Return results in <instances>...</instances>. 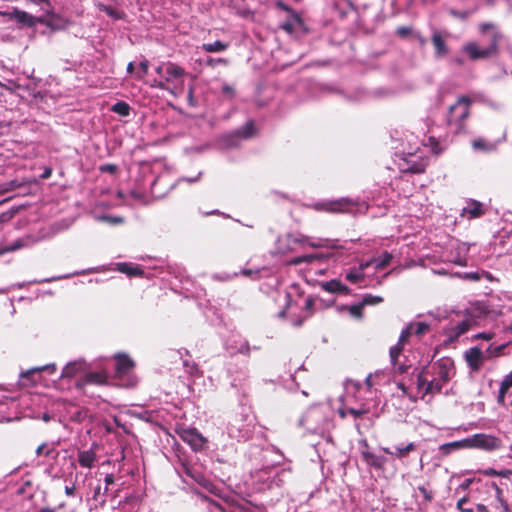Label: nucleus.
Wrapping results in <instances>:
<instances>
[{
  "label": "nucleus",
  "mask_w": 512,
  "mask_h": 512,
  "mask_svg": "<svg viewBox=\"0 0 512 512\" xmlns=\"http://www.w3.org/2000/svg\"><path fill=\"white\" fill-rule=\"evenodd\" d=\"M454 362L450 358H440L431 365L424 367L415 379L417 395L440 393L442 388L455 376Z\"/></svg>",
  "instance_id": "nucleus-1"
},
{
  "label": "nucleus",
  "mask_w": 512,
  "mask_h": 512,
  "mask_svg": "<svg viewBox=\"0 0 512 512\" xmlns=\"http://www.w3.org/2000/svg\"><path fill=\"white\" fill-rule=\"evenodd\" d=\"M299 425L309 433L330 440V431L334 427L333 410L327 403L311 406L300 418Z\"/></svg>",
  "instance_id": "nucleus-2"
},
{
  "label": "nucleus",
  "mask_w": 512,
  "mask_h": 512,
  "mask_svg": "<svg viewBox=\"0 0 512 512\" xmlns=\"http://www.w3.org/2000/svg\"><path fill=\"white\" fill-rule=\"evenodd\" d=\"M429 330V325L425 322H416L407 325L400 333L398 342L390 348L391 370L396 375L408 374L412 368L410 361L403 355V346L408 337L412 334L421 336Z\"/></svg>",
  "instance_id": "nucleus-3"
},
{
  "label": "nucleus",
  "mask_w": 512,
  "mask_h": 512,
  "mask_svg": "<svg viewBox=\"0 0 512 512\" xmlns=\"http://www.w3.org/2000/svg\"><path fill=\"white\" fill-rule=\"evenodd\" d=\"M480 32L487 35L490 39V45L486 48H480L475 42L466 43L462 50L469 56L471 60L484 59L496 53L499 42L503 39V35L497 30L492 23H482L479 26Z\"/></svg>",
  "instance_id": "nucleus-4"
},
{
  "label": "nucleus",
  "mask_w": 512,
  "mask_h": 512,
  "mask_svg": "<svg viewBox=\"0 0 512 512\" xmlns=\"http://www.w3.org/2000/svg\"><path fill=\"white\" fill-rule=\"evenodd\" d=\"M472 100L468 96H460L456 103L449 107L446 116V125L449 133L458 135L467 128Z\"/></svg>",
  "instance_id": "nucleus-5"
},
{
  "label": "nucleus",
  "mask_w": 512,
  "mask_h": 512,
  "mask_svg": "<svg viewBox=\"0 0 512 512\" xmlns=\"http://www.w3.org/2000/svg\"><path fill=\"white\" fill-rule=\"evenodd\" d=\"M290 475V471L265 467L251 474L252 485L258 492L280 487Z\"/></svg>",
  "instance_id": "nucleus-6"
},
{
  "label": "nucleus",
  "mask_w": 512,
  "mask_h": 512,
  "mask_svg": "<svg viewBox=\"0 0 512 512\" xmlns=\"http://www.w3.org/2000/svg\"><path fill=\"white\" fill-rule=\"evenodd\" d=\"M254 417L243 409L239 415H235L227 424V433L230 438L237 441L248 440L253 432Z\"/></svg>",
  "instance_id": "nucleus-7"
},
{
  "label": "nucleus",
  "mask_w": 512,
  "mask_h": 512,
  "mask_svg": "<svg viewBox=\"0 0 512 512\" xmlns=\"http://www.w3.org/2000/svg\"><path fill=\"white\" fill-rule=\"evenodd\" d=\"M314 207L316 210L331 213H356L360 209H362L364 205L362 204L360 206L358 202L350 198H340L335 200L317 202L314 205Z\"/></svg>",
  "instance_id": "nucleus-8"
},
{
  "label": "nucleus",
  "mask_w": 512,
  "mask_h": 512,
  "mask_svg": "<svg viewBox=\"0 0 512 512\" xmlns=\"http://www.w3.org/2000/svg\"><path fill=\"white\" fill-rule=\"evenodd\" d=\"M359 450L364 462L371 468L384 472L388 463V458L370 451V447L365 439L359 441Z\"/></svg>",
  "instance_id": "nucleus-9"
},
{
  "label": "nucleus",
  "mask_w": 512,
  "mask_h": 512,
  "mask_svg": "<svg viewBox=\"0 0 512 512\" xmlns=\"http://www.w3.org/2000/svg\"><path fill=\"white\" fill-rule=\"evenodd\" d=\"M469 448L494 451L501 447V440L493 435L477 433L468 437Z\"/></svg>",
  "instance_id": "nucleus-10"
},
{
  "label": "nucleus",
  "mask_w": 512,
  "mask_h": 512,
  "mask_svg": "<svg viewBox=\"0 0 512 512\" xmlns=\"http://www.w3.org/2000/svg\"><path fill=\"white\" fill-rule=\"evenodd\" d=\"M176 432L181 440L187 443L194 451L202 450L206 443V439L195 428L181 427Z\"/></svg>",
  "instance_id": "nucleus-11"
},
{
  "label": "nucleus",
  "mask_w": 512,
  "mask_h": 512,
  "mask_svg": "<svg viewBox=\"0 0 512 512\" xmlns=\"http://www.w3.org/2000/svg\"><path fill=\"white\" fill-rule=\"evenodd\" d=\"M368 269V263L362 262L357 267L349 268L345 272V279L349 283L357 285L358 288H365L368 286L367 278L370 277Z\"/></svg>",
  "instance_id": "nucleus-12"
},
{
  "label": "nucleus",
  "mask_w": 512,
  "mask_h": 512,
  "mask_svg": "<svg viewBox=\"0 0 512 512\" xmlns=\"http://www.w3.org/2000/svg\"><path fill=\"white\" fill-rule=\"evenodd\" d=\"M476 318L472 315L471 311L466 309L463 313V318L448 328V337L450 340H456L461 335L466 333L474 324Z\"/></svg>",
  "instance_id": "nucleus-13"
},
{
  "label": "nucleus",
  "mask_w": 512,
  "mask_h": 512,
  "mask_svg": "<svg viewBox=\"0 0 512 512\" xmlns=\"http://www.w3.org/2000/svg\"><path fill=\"white\" fill-rule=\"evenodd\" d=\"M255 133L253 122L249 121L241 128L235 130L233 133L224 136L223 141L226 147H237L241 140L251 138Z\"/></svg>",
  "instance_id": "nucleus-14"
},
{
  "label": "nucleus",
  "mask_w": 512,
  "mask_h": 512,
  "mask_svg": "<svg viewBox=\"0 0 512 512\" xmlns=\"http://www.w3.org/2000/svg\"><path fill=\"white\" fill-rule=\"evenodd\" d=\"M224 349L231 356L236 354L249 356L251 346L248 340L241 335H232L225 341Z\"/></svg>",
  "instance_id": "nucleus-15"
},
{
  "label": "nucleus",
  "mask_w": 512,
  "mask_h": 512,
  "mask_svg": "<svg viewBox=\"0 0 512 512\" xmlns=\"http://www.w3.org/2000/svg\"><path fill=\"white\" fill-rule=\"evenodd\" d=\"M57 367L54 363L32 367L26 371L20 373V381L23 385H34L40 381V374L42 372H48L49 374L56 373Z\"/></svg>",
  "instance_id": "nucleus-16"
},
{
  "label": "nucleus",
  "mask_w": 512,
  "mask_h": 512,
  "mask_svg": "<svg viewBox=\"0 0 512 512\" xmlns=\"http://www.w3.org/2000/svg\"><path fill=\"white\" fill-rule=\"evenodd\" d=\"M133 367L134 362L127 355H115V374L119 379H122L125 376L129 377L128 382L124 384L127 387L135 385V381L130 379V373L132 372Z\"/></svg>",
  "instance_id": "nucleus-17"
},
{
  "label": "nucleus",
  "mask_w": 512,
  "mask_h": 512,
  "mask_svg": "<svg viewBox=\"0 0 512 512\" xmlns=\"http://www.w3.org/2000/svg\"><path fill=\"white\" fill-rule=\"evenodd\" d=\"M185 74L186 72L182 67L175 63L168 62L166 64L163 80L167 86L172 85L173 88L176 89L183 84Z\"/></svg>",
  "instance_id": "nucleus-18"
},
{
  "label": "nucleus",
  "mask_w": 512,
  "mask_h": 512,
  "mask_svg": "<svg viewBox=\"0 0 512 512\" xmlns=\"http://www.w3.org/2000/svg\"><path fill=\"white\" fill-rule=\"evenodd\" d=\"M486 211L487 207L484 203L474 199H468L466 205L462 208L461 216L472 220L482 217L485 215Z\"/></svg>",
  "instance_id": "nucleus-19"
},
{
  "label": "nucleus",
  "mask_w": 512,
  "mask_h": 512,
  "mask_svg": "<svg viewBox=\"0 0 512 512\" xmlns=\"http://www.w3.org/2000/svg\"><path fill=\"white\" fill-rule=\"evenodd\" d=\"M405 162L403 165L400 164V169L403 172H411V173H422L426 168V161L422 158V156H418L413 153H408L407 157L403 159Z\"/></svg>",
  "instance_id": "nucleus-20"
},
{
  "label": "nucleus",
  "mask_w": 512,
  "mask_h": 512,
  "mask_svg": "<svg viewBox=\"0 0 512 512\" xmlns=\"http://www.w3.org/2000/svg\"><path fill=\"white\" fill-rule=\"evenodd\" d=\"M464 358L471 371H478L486 360V355L481 348L475 346L465 351Z\"/></svg>",
  "instance_id": "nucleus-21"
},
{
  "label": "nucleus",
  "mask_w": 512,
  "mask_h": 512,
  "mask_svg": "<svg viewBox=\"0 0 512 512\" xmlns=\"http://www.w3.org/2000/svg\"><path fill=\"white\" fill-rule=\"evenodd\" d=\"M285 239L288 241L289 245L290 244H301V245H308L313 248L328 246V240H326V239L325 240L324 239L313 240L310 237H307L302 234L288 233V234H286Z\"/></svg>",
  "instance_id": "nucleus-22"
},
{
  "label": "nucleus",
  "mask_w": 512,
  "mask_h": 512,
  "mask_svg": "<svg viewBox=\"0 0 512 512\" xmlns=\"http://www.w3.org/2000/svg\"><path fill=\"white\" fill-rule=\"evenodd\" d=\"M417 448V444L414 443V442H409L407 444H398L396 446H394V449L391 450L390 448L388 447H382L381 450L388 454V455H391L395 458H398V459H403V458H406L409 453H411L412 451H414L415 449Z\"/></svg>",
  "instance_id": "nucleus-23"
},
{
  "label": "nucleus",
  "mask_w": 512,
  "mask_h": 512,
  "mask_svg": "<svg viewBox=\"0 0 512 512\" xmlns=\"http://www.w3.org/2000/svg\"><path fill=\"white\" fill-rule=\"evenodd\" d=\"M431 42L434 46L435 57L437 59H442L448 54V46L445 41V36L442 32L435 30L432 33Z\"/></svg>",
  "instance_id": "nucleus-24"
},
{
  "label": "nucleus",
  "mask_w": 512,
  "mask_h": 512,
  "mask_svg": "<svg viewBox=\"0 0 512 512\" xmlns=\"http://www.w3.org/2000/svg\"><path fill=\"white\" fill-rule=\"evenodd\" d=\"M84 370L85 363L82 360L71 361L62 369L59 378H72Z\"/></svg>",
  "instance_id": "nucleus-25"
},
{
  "label": "nucleus",
  "mask_w": 512,
  "mask_h": 512,
  "mask_svg": "<svg viewBox=\"0 0 512 512\" xmlns=\"http://www.w3.org/2000/svg\"><path fill=\"white\" fill-rule=\"evenodd\" d=\"M390 382V374L385 370H378L374 374H369L365 378V384L368 388L374 385H382Z\"/></svg>",
  "instance_id": "nucleus-26"
},
{
  "label": "nucleus",
  "mask_w": 512,
  "mask_h": 512,
  "mask_svg": "<svg viewBox=\"0 0 512 512\" xmlns=\"http://www.w3.org/2000/svg\"><path fill=\"white\" fill-rule=\"evenodd\" d=\"M321 287L324 291L329 293L348 294L350 291L349 288L338 279L324 282L321 284Z\"/></svg>",
  "instance_id": "nucleus-27"
},
{
  "label": "nucleus",
  "mask_w": 512,
  "mask_h": 512,
  "mask_svg": "<svg viewBox=\"0 0 512 512\" xmlns=\"http://www.w3.org/2000/svg\"><path fill=\"white\" fill-rule=\"evenodd\" d=\"M78 462L83 468H92L96 461V452L93 448L88 450H80L77 454Z\"/></svg>",
  "instance_id": "nucleus-28"
},
{
  "label": "nucleus",
  "mask_w": 512,
  "mask_h": 512,
  "mask_svg": "<svg viewBox=\"0 0 512 512\" xmlns=\"http://www.w3.org/2000/svg\"><path fill=\"white\" fill-rule=\"evenodd\" d=\"M391 260H392V255L389 252L385 251L380 256L372 258L365 262L368 263L369 268L373 267L377 271V270H381V269L385 268L386 266H388L390 264Z\"/></svg>",
  "instance_id": "nucleus-29"
},
{
  "label": "nucleus",
  "mask_w": 512,
  "mask_h": 512,
  "mask_svg": "<svg viewBox=\"0 0 512 512\" xmlns=\"http://www.w3.org/2000/svg\"><path fill=\"white\" fill-rule=\"evenodd\" d=\"M491 506L499 512H509L511 510L507 501L503 498L502 490L498 487L495 489V498L491 502Z\"/></svg>",
  "instance_id": "nucleus-30"
},
{
  "label": "nucleus",
  "mask_w": 512,
  "mask_h": 512,
  "mask_svg": "<svg viewBox=\"0 0 512 512\" xmlns=\"http://www.w3.org/2000/svg\"><path fill=\"white\" fill-rule=\"evenodd\" d=\"M116 270L128 276H140L143 274L142 268L127 262H120L116 264Z\"/></svg>",
  "instance_id": "nucleus-31"
},
{
  "label": "nucleus",
  "mask_w": 512,
  "mask_h": 512,
  "mask_svg": "<svg viewBox=\"0 0 512 512\" xmlns=\"http://www.w3.org/2000/svg\"><path fill=\"white\" fill-rule=\"evenodd\" d=\"M209 509L211 512H250L241 505L222 506L217 502H210Z\"/></svg>",
  "instance_id": "nucleus-32"
},
{
  "label": "nucleus",
  "mask_w": 512,
  "mask_h": 512,
  "mask_svg": "<svg viewBox=\"0 0 512 512\" xmlns=\"http://www.w3.org/2000/svg\"><path fill=\"white\" fill-rule=\"evenodd\" d=\"M0 16H7L9 19H15L19 23H28L31 20V16L25 11L14 8L11 12L0 11Z\"/></svg>",
  "instance_id": "nucleus-33"
},
{
  "label": "nucleus",
  "mask_w": 512,
  "mask_h": 512,
  "mask_svg": "<svg viewBox=\"0 0 512 512\" xmlns=\"http://www.w3.org/2000/svg\"><path fill=\"white\" fill-rule=\"evenodd\" d=\"M328 257V255H325L323 253H312V254H305L301 256H297L291 260V263L294 265L302 264V263H311L316 260H322L324 258Z\"/></svg>",
  "instance_id": "nucleus-34"
},
{
  "label": "nucleus",
  "mask_w": 512,
  "mask_h": 512,
  "mask_svg": "<svg viewBox=\"0 0 512 512\" xmlns=\"http://www.w3.org/2000/svg\"><path fill=\"white\" fill-rule=\"evenodd\" d=\"M312 307H313V299L308 296L304 299V309L303 316L295 321H293L294 326H300L305 319L312 315Z\"/></svg>",
  "instance_id": "nucleus-35"
},
{
  "label": "nucleus",
  "mask_w": 512,
  "mask_h": 512,
  "mask_svg": "<svg viewBox=\"0 0 512 512\" xmlns=\"http://www.w3.org/2000/svg\"><path fill=\"white\" fill-rule=\"evenodd\" d=\"M458 249H459V251H458L457 255L454 256L453 253L451 252V254L448 257V260L456 265L466 266V264H467L466 253H467L468 249L465 246L459 247Z\"/></svg>",
  "instance_id": "nucleus-36"
},
{
  "label": "nucleus",
  "mask_w": 512,
  "mask_h": 512,
  "mask_svg": "<svg viewBox=\"0 0 512 512\" xmlns=\"http://www.w3.org/2000/svg\"><path fill=\"white\" fill-rule=\"evenodd\" d=\"M227 372L229 377L231 378V385L236 388L241 387L247 378V371L244 369L239 370L237 372V375L235 376L233 375L232 370L230 368H228Z\"/></svg>",
  "instance_id": "nucleus-37"
},
{
  "label": "nucleus",
  "mask_w": 512,
  "mask_h": 512,
  "mask_svg": "<svg viewBox=\"0 0 512 512\" xmlns=\"http://www.w3.org/2000/svg\"><path fill=\"white\" fill-rule=\"evenodd\" d=\"M38 456L45 455L46 457L55 458L58 456V452L55 449V444L42 443L36 449Z\"/></svg>",
  "instance_id": "nucleus-38"
},
{
  "label": "nucleus",
  "mask_w": 512,
  "mask_h": 512,
  "mask_svg": "<svg viewBox=\"0 0 512 512\" xmlns=\"http://www.w3.org/2000/svg\"><path fill=\"white\" fill-rule=\"evenodd\" d=\"M472 147L476 151L490 152L495 149V144L488 142L483 138H477L472 141Z\"/></svg>",
  "instance_id": "nucleus-39"
},
{
  "label": "nucleus",
  "mask_w": 512,
  "mask_h": 512,
  "mask_svg": "<svg viewBox=\"0 0 512 512\" xmlns=\"http://www.w3.org/2000/svg\"><path fill=\"white\" fill-rule=\"evenodd\" d=\"M228 48V44L224 43L220 40H216L213 43H204L202 45V50L208 53H216L225 51Z\"/></svg>",
  "instance_id": "nucleus-40"
},
{
  "label": "nucleus",
  "mask_w": 512,
  "mask_h": 512,
  "mask_svg": "<svg viewBox=\"0 0 512 512\" xmlns=\"http://www.w3.org/2000/svg\"><path fill=\"white\" fill-rule=\"evenodd\" d=\"M462 448H469V446H468V437L464 438L462 440L453 441V442H450V443L443 444L440 449L444 453H450L454 449H462Z\"/></svg>",
  "instance_id": "nucleus-41"
},
{
  "label": "nucleus",
  "mask_w": 512,
  "mask_h": 512,
  "mask_svg": "<svg viewBox=\"0 0 512 512\" xmlns=\"http://www.w3.org/2000/svg\"><path fill=\"white\" fill-rule=\"evenodd\" d=\"M130 105L125 102V101H118L116 102L115 104L112 105L111 107V111L120 115V116H123V117H126L130 114Z\"/></svg>",
  "instance_id": "nucleus-42"
},
{
  "label": "nucleus",
  "mask_w": 512,
  "mask_h": 512,
  "mask_svg": "<svg viewBox=\"0 0 512 512\" xmlns=\"http://www.w3.org/2000/svg\"><path fill=\"white\" fill-rule=\"evenodd\" d=\"M182 469H183V472L187 476L191 477L197 483H199L201 485H206L207 481L201 473H199L198 471H195L194 469H192L191 467H189L185 464L182 465Z\"/></svg>",
  "instance_id": "nucleus-43"
},
{
  "label": "nucleus",
  "mask_w": 512,
  "mask_h": 512,
  "mask_svg": "<svg viewBox=\"0 0 512 512\" xmlns=\"http://www.w3.org/2000/svg\"><path fill=\"white\" fill-rule=\"evenodd\" d=\"M370 411L369 407L361 403L358 407H348V412L355 419L362 417Z\"/></svg>",
  "instance_id": "nucleus-44"
},
{
  "label": "nucleus",
  "mask_w": 512,
  "mask_h": 512,
  "mask_svg": "<svg viewBox=\"0 0 512 512\" xmlns=\"http://www.w3.org/2000/svg\"><path fill=\"white\" fill-rule=\"evenodd\" d=\"M183 365H184L185 371L189 375H191L193 377H199L201 375V371L195 362L184 361Z\"/></svg>",
  "instance_id": "nucleus-45"
},
{
  "label": "nucleus",
  "mask_w": 512,
  "mask_h": 512,
  "mask_svg": "<svg viewBox=\"0 0 512 512\" xmlns=\"http://www.w3.org/2000/svg\"><path fill=\"white\" fill-rule=\"evenodd\" d=\"M383 301L382 297L372 295V294H365L362 298V301L360 302L362 306L367 305H377Z\"/></svg>",
  "instance_id": "nucleus-46"
},
{
  "label": "nucleus",
  "mask_w": 512,
  "mask_h": 512,
  "mask_svg": "<svg viewBox=\"0 0 512 512\" xmlns=\"http://www.w3.org/2000/svg\"><path fill=\"white\" fill-rule=\"evenodd\" d=\"M99 7L101 11L105 12L108 16H110L113 19H121L123 16L122 12L114 9L111 6L101 4Z\"/></svg>",
  "instance_id": "nucleus-47"
},
{
  "label": "nucleus",
  "mask_w": 512,
  "mask_h": 512,
  "mask_svg": "<svg viewBox=\"0 0 512 512\" xmlns=\"http://www.w3.org/2000/svg\"><path fill=\"white\" fill-rule=\"evenodd\" d=\"M505 348V345L502 344V345H498V346H489L486 351H484L485 355H486V359L490 358V357H497L499 356L502 351L504 350Z\"/></svg>",
  "instance_id": "nucleus-48"
},
{
  "label": "nucleus",
  "mask_w": 512,
  "mask_h": 512,
  "mask_svg": "<svg viewBox=\"0 0 512 512\" xmlns=\"http://www.w3.org/2000/svg\"><path fill=\"white\" fill-rule=\"evenodd\" d=\"M276 5L279 9L288 12L290 16L293 17L294 22H301L299 15L294 10H292L287 4H285L282 1H278Z\"/></svg>",
  "instance_id": "nucleus-49"
},
{
  "label": "nucleus",
  "mask_w": 512,
  "mask_h": 512,
  "mask_svg": "<svg viewBox=\"0 0 512 512\" xmlns=\"http://www.w3.org/2000/svg\"><path fill=\"white\" fill-rule=\"evenodd\" d=\"M362 387L361 383L353 381V380H347L345 382V390L347 394H350L351 392H356Z\"/></svg>",
  "instance_id": "nucleus-50"
},
{
  "label": "nucleus",
  "mask_w": 512,
  "mask_h": 512,
  "mask_svg": "<svg viewBox=\"0 0 512 512\" xmlns=\"http://www.w3.org/2000/svg\"><path fill=\"white\" fill-rule=\"evenodd\" d=\"M362 308H363L362 304L358 303L355 305H351L348 309H349V313L352 317L360 319V318H362Z\"/></svg>",
  "instance_id": "nucleus-51"
},
{
  "label": "nucleus",
  "mask_w": 512,
  "mask_h": 512,
  "mask_svg": "<svg viewBox=\"0 0 512 512\" xmlns=\"http://www.w3.org/2000/svg\"><path fill=\"white\" fill-rule=\"evenodd\" d=\"M237 275H238V273H233V274L215 273L212 275V278L214 280H219V281H229V280L233 279L234 277H236Z\"/></svg>",
  "instance_id": "nucleus-52"
},
{
  "label": "nucleus",
  "mask_w": 512,
  "mask_h": 512,
  "mask_svg": "<svg viewBox=\"0 0 512 512\" xmlns=\"http://www.w3.org/2000/svg\"><path fill=\"white\" fill-rule=\"evenodd\" d=\"M509 389L506 388L504 385H502L500 383V387H499V391H498V396H497V403L500 404V405H504L505 404V397H506V393Z\"/></svg>",
  "instance_id": "nucleus-53"
},
{
  "label": "nucleus",
  "mask_w": 512,
  "mask_h": 512,
  "mask_svg": "<svg viewBox=\"0 0 512 512\" xmlns=\"http://www.w3.org/2000/svg\"><path fill=\"white\" fill-rule=\"evenodd\" d=\"M219 64L226 65L227 64V60L224 59V58H212V57H209L206 60V65L211 66V67H215V66H217Z\"/></svg>",
  "instance_id": "nucleus-54"
},
{
  "label": "nucleus",
  "mask_w": 512,
  "mask_h": 512,
  "mask_svg": "<svg viewBox=\"0 0 512 512\" xmlns=\"http://www.w3.org/2000/svg\"><path fill=\"white\" fill-rule=\"evenodd\" d=\"M104 376L102 374H98V373H89L87 374V380L89 382H93V383H102L104 381Z\"/></svg>",
  "instance_id": "nucleus-55"
},
{
  "label": "nucleus",
  "mask_w": 512,
  "mask_h": 512,
  "mask_svg": "<svg viewBox=\"0 0 512 512\" xmlns=\"http://www.w3.org/2000/svg\"><path fill=\"white\" fill-rule=\"evenodd\" d=\"M152 87L154 88H159V89H163V90H168L170 91L171 93H174L173 90L170 88V86H167L166 83L164 82L163 79L161 80H155L152 84H151Z\"/></svg>",
  "instance_id": "nucleus-56"
},
{
  "label": "nucleus",
  "mask_w": 512,
  "mask_h": 512,
  "mask_svg": "<svg viewBox=\"0 0 512 512\" xmlns=\"http://www.w3.org/2000/svg\"><path fill=\"white\" fill-rule=\"evenodd\" d=\"M341 401L343 402V406L338 409V414L341 418H345L347 416V414H349V412H348L349 406H347L348 400L341 397Z\"/></svg>",
  "instance_id": "nucleus-57"
},
{
  "label": "nucleus",
  "mask_w": 512,
  "mask_h": 512,
  "mask_svg": "<svg viewBox=\"0 0 512 512\" xmlns=\"http://www.w3.org/2000/svg\"><path fill=\"white\" fill-rule=\"evenodd\" d=\"M395 383H396V386L398 389H400L403 394L405 395H409V387L406 385V383L404 382V380H394Z\"/></svg>",
  "instance_id": "nucleus-58"
},
{
  "label": "nucleus",
  "mask_w": 512,
  "mask_h": 512,
  "mask_svg": "<svg viewBox=\"0 0 512 512\" xmlns=\"http://www.w3.org/2000/svg\"><path fill=\"white\" fill-rule=\"evenodd\" d=\"M295 24H300V22H294L293 17L291 16V19L289 21L283 23L281 25V27L288 32H292Z\"/></svg>",
  "instance_id": "nucleus-59"
},
{
  "label": "nucleus",
  "mask_w": 512,
  "mask_h": 512,
  "mask_svg": "<svg viewBox=\"0 0 512 512\" xmlns=\"http://www.w3.org/2000/svg\"><path fill=\"white\" fill-rule=\"evenodd\" d=\"M139 67L142 71V75H139V78H142V76L146 75L147 72H148V68H149V61L147 59H143L140 63H139Z\"/></svg>",
  "instance_id": "nucleus-60"
},
{
  "label": "nucleus",
  "mask_w": 512,
  "mask_h": 512,
  "mask_svg": "<svg viewBox=\"0 0 512 512\" xmlns=\"http://www.w3.org/2000/svg\"><path fill=\"white\" fill-rule=\"evenodd\" d=\"M501 384L508 389L512 387V371L504 376L503 380L501 381Z\"/></svg>",
  "instance_id": "nucleus-61"
},
{
  "label": "nucleus",
  "mask_w": 512,
  "mask_h": 512,
  "mask_svg": "<svg viewBox=\"0 0 512 512\" xmlns=\"http://www.w3.org/2000/svg\"><path fill=\"white\" fill-rule=\"evenodd\" d=\"M418 490L421 492V494L425 498V500H427V501L432 500V493L430 491H428L424 486H419Z\"/></svg>",
  "instance_id": "nucleus-62"
},
{
  "label": "nucleus",
  "mask_w": 512,
  "mask_h": 512,
  "mask_svg": "<svg viewBox=\"0 0 512 512\" xmlns=\"http://www.w3.org/2000/svg\"><path fill=\"white\" fill-rule=\"evenodd\" d=\"M410 33H411V28L410 27L401 26V27L397 28V34L402 36V37H406Z\"/></svg>",
  "instance_id": "nucleus-63"
},
{
  "label": "nucleus",
  "mask_w": 512,
  "mask_h": 512,
  "mask_svg": "<svg viewBox=\"0 0 512 512\" xmlns=\"http://www.w3.org/2000/svg\"><path fill=\"white\" fill-rule=\"evenodd\" d=\"M104 482H105L104 493H107L108 486L114 483V475L113 474H107L105 476V478H104Z\"/></svg>",
  "instance_id": "nucleus-64"
}]
</instances>
